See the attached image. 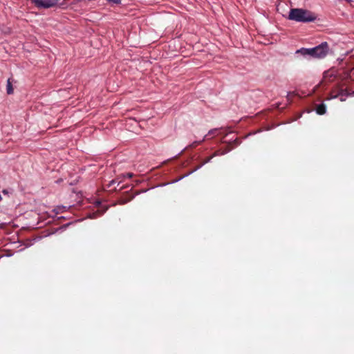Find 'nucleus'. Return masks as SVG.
Returning a JSON list of instances; mask_svg holds the SVG:
<instances>
[{"label":"nucleus","instance_id":"nucleus-1","mask_svg":"<svg viewBox=\"0 0 354 354\" xmlns=\"http://www.w3.org/2000/svg\"><path fill=\"white\" fill-rule=\"evenodd\" d=\"M288 19L297 22L308 23L317 19V15L308 10L302 8H291L289 11Z\"/></svg>","mask_w":354,"mask_h":354},{"label":"nucleus","instance_id":"nucleus-2","mask_svg":"<svg viewBox=\"0 0 354 354\" xmlns=\"http://www.w3.org/2000/svg\"><path fill=\"white\" fill-rule=\"evenodd\" d=\"M329 50V46L327 42H322L321 44L311 48H302L297 50V53H300L304 56L309 55L313 58L322 59L326 56Z\"/></svg>","mask_w":354,"mask_h":354},{"label":"nucleus","instance_id":"nucleus-3","mask_svg":"<svg viewBox=\"0 0 354 354\" xmlns=\"http://www.w3.org/2000/svg\"><path fill=\"white\" fill-rule=\"evenodd\" d=\"M39 8H50L58 5L59 0H30Z\"/></svg>","mask_w":354,"mask_h":354},{"label":"nucleus","instance_id":"nucleus-4","mask_svg":"<svg viewBox=\"0 0 354 354\" xmlns=\"http://www.w3.org/2000/svg\"><path fill=\"white\" fill-rule=\"evenodd\" d=\"M349 95H354L353 93H350L346 89H341L337 93H331L330 98L339 97L341 101H344L346 97Z\"/></svg>","mask_w":354,"mask_h":354},{"label":"nucleus","instance_id":"nucleus-5","mask_svg":"<svg viewBox=\"0 0 354 354\" xmlns=\"http://www.w3.org/2000/svg\"><path fill=\"white\" fill-rule=\"evenodd\" d=\"M326 106L324 104L322 103L317 106L316 113L319 115H324L326 113Z\"/></svg>","mask_w":354,"mask_h":354},{"label":"nucleus","instance_id":"nucleus-6","mask_svg":"<svg viewBox=\"0 0 354 354\" xmlns=\"http://www.w3.org/2000/svg\"><path fill=\"white\" fill-rule=\"evenodd\" d=\"M224 153H219L218 151H216V153H214L212 156H209L207 157L202 163L201 165H199L198 167V168L201 167L202 165L207 163L208 162H209L211 160V159L214 157L215 156H217V155H219V154H223Z\"/></svg>","mask_w":354,"mask_h":354},{"label":"nucleus","instance_id":"nucleus-7","mask_svg":"<svg viewBox=\"0 0 354 354\" xmlns=\"http://www.w3.org/2000/svg\"><path fill=\"white\" fill-rule=\"evenodd\" d=\"M6 90H7V93L10 95L13 93V88H12V82L10 81V79H8V81H7V88H6Z\"/></svg>","mask_w":354,"mask_h":354},{"label":"nucleus","instance_id":"nucleus-8","mask_svg":"<svg viewBox=\"0 0 354 354\" xmlns=\"http://www.w3.org/2000/svg\"><path fill=\"white\" fill-rule=\"evenodd\" d=\"M65 207H57L53 211L55 212V214H58L61 212H63L65 210Z\"/></svg>","mask_w":354,"mask_h":354},{"label":"nucleus","instance_id":"nucleus-9","mask_svg":"<svg viewBox=\"0 0 354 354\" xmlns=\"http://www.w3.org/2000/svg\"><path fill=\"white\" fill-rule=\"evenodd\" d=\"M205 139H203V140L201 141H195L194 142H192L190 145H189V147L190 148H195L198 145H200Z\"/></svg>","mask_w":354,"mask_h":354},{"label":"nucleus","instance_id":"nucleus-10","mask_svg":"<svg viewBox=\"0 0 354 354\" xmlns=\"http://www.w3.org/2000/svg\"><path fill=\"white\" fill-rule=\"evenodd\" d=\"M216 131V129H213V130L209 131L208 132V133L207 135H205V136L204 137V139L207 138L208 136H213Z\"/></svg>","mask_w":354,"mask_h":354},{"label":"nucleus","instance_id":"nucleus-11","mask_svg":"<svg viewBox=\"0 0 354 354\" xmlns=\"http://www.w3.org/2000/svg\"><path fill=\"white\" fill-rule=\"evenodd\" d=\"M117 182H118V181H117V180H116V179H114V180H111V181L109 183V185H108V188H111V186H112V185H113V184L116 183Z\"/></svg>","mask_w":354,"mask_h":354},{"label":"nucleus","instance_id":"nucleus-12","mask_svg":"<svg viewBox=\"0 0 354 354\" xmlns=\"http://www.w3.org/2000/svg\"><path fill=\"white\" fill-rule=\"evenodd\" d=\"M109 2L113 3L115 4H120L121 3V0H107Z\"/></svg>","mask_w":354,"mask_h":354},{"label":"nucleus","instance_id":"nucleus-13","mask_svg":"<svg viewBox=\"0 0 354 354\" xmlns=\"http://www.w3.org/2000/svg\"><path fill=\"white\" fill-rule=\"evenodd\" d=\"M128 177V178H132L133 176V173H127L126 175H123V177Z\"/></svg>","mask_w":354,"mask_h":354},{"label":"nucleus","instance_id":"nucleus-14","mask_svg":"<svg viewBox=\"0 0 354 354\" xmlns=\"http://www.w3.org/2000/svg\"><path fill=\"white\" fill-rule=\"evenodd\" d=\"M136 184H138V183H140V181L139 180H136Z\"/></svg>","mask_w":354,"mask_h":354},{"label":"nucleus","instance_id":"nucleus-15","mask_svg":"<svg viewBox=\"0 0 354 354\" xmlns=\"http://www.w3.org/2000/svg\"><path fill=\"white\" fill-rule=\"evenodd\" d=\"M2 200V196L0 194V201Z\"/></svg>","mask_w":354,"mask_h":354},{"label":"nucleus","instance_id":"nucleus-16","mask_svg":"<svg viewBox=\"0 0 354 354\" xmlns=\"http://www.w3.org/2000/svg\"><path fill=\"white\" fill-rule=\"evenodd\" d=\"M353 94L354 95V91H353Z\"/></svg>","mask_w":354,"mask_h":354}]
</instances>
